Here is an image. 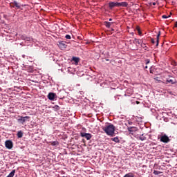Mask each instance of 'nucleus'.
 Listing matches in <instances>:
<instances>
[{
  "label": "nucleus",
  "mask_w": 177,
  "mask_h": 177,
  "mask_svg": "<svg viewBox=\"0 0 177 177\" xmlns=\"http://www.w3.org/2000/svg\"><path fill=\"white\" fill-rule=\"evenodd\" d=\"M175 27L177 28V21L175 23Z\"/></svg>",
  "instance_id": "obj_35"
},
{
  "label": "nucleus",
  "mask_w": 177,
  "mask_h": 177,
  "mask_svg": "<svg viewBox=\"0 0 177 177\" xmlns=\"http://www.w3.org/2000/svg\"><path fill=\"white\" fill-rule=\"evenodd\" d=\"M129 124H132V122H129Z\"/></svg>",
  "instance_id": "obj_41"
},
{
  "label": "nucleus",
  "mask_w": 177,
  "mask_h": 177,
  "mask_svg": "<svg viewBox=\"0 0 177 177\" xmlns=\"http://www.w3.org/2000/svg\"><path fill=\"white\" fill-rule=\"evenodd\" d=\"M23 136H24V133H23L21 131H18V133H17V137H18L19 138H23Z\"/></svg>",
  "instance_id": "obj_15"
},
{
  "label": "nucleus",
  "mask_w": 177,
  "mask_h": 177,
  "mask_svg": "<svg viewBox=\"0 0 177 177\" xmlns=\"http://www.w3.org/2000/svg\"><path fill=\"white\" fill-rule=\"evenodd\" d=\"M109 7L111 10L115 7H118V2L115 3V1H111L109 3Z\"/></svg>",
  "instance_id": "obj_7"
},
{
  "label": "nucleus",
  "mask_w": 177,
  "mask_h": 177,
  "mask_svg": "<svg viewBox=\"0 0 177 177\" xmlns=\"http://www.w3.org/2000/svg\"><path fill=\"white\" fill-rule=\"evenodd\" d=\"M138 34H139V35H141L142 32H140V30H139V31H138Z\"/></svg>",
  "instance_id": "obj_34"
},
{
  "label": "nucleus",
  "mask_w": 177,
  "mask_h": 177,
  "mask_svg": "<svg viewBox=\"0 0 177 177\" xmlns=\"http://www.w3.org/2000/svg\"><path fill=\"white\" fill-rule=\"evenodd\" d=\"M30 116H26V117L21 116L20 118L18 119V122H19L22 124H24V123L26 121H30Z\"/></svg>",
  "instance_id": "obj_2"
},
{
  "label": "nucleus",
  "mask_w": 177,
  "mask_h": 177,
  "mask_svg": "<svg viewBox=\"0 0 177 177\" xmlns=\"http://www.w3.org/2000/svg\"><path fill=\"white\" fill-rule=\"evenodd\" d=\"M151 43L153 44H155V40H154V39H151Z\"/></svg>",
  "instance_id": "obj_32"
},
{
  "label": "nucleus",
  "mask_w": 177,
  "mask_h": 177,
  "mask_svg": "<svg viewBox=\"0 0 177 177\" xmlns=\"http://www.w3.org/2000/svg\"><path fill=\"white\" fill-rule=\"evenodd\" d=\"M173 73H175V74H177V70H176V68H173Z\"/></svg>",
  "instance_id": "obj_29"
},
{
  "label": "nucleus",
  "mask_w": 177,
  "mask_h": 177,
  "mask_svg": "<svg viewBox=\"0 0 177 177\" xmlns=\"http://www.w3.org/2000/svg\"><path fill=\"white\" fill-rule=\"evenodd\" d=\"M128 131L131 133V132H135L138 130V129L135 127H128Z\"/></svg>",
  "instance_id": "obj_12"
},
{
  "label": "nucleus",
  "mask_w": 177,
  "mask_h": 177,
  "mask_svg": "<svg viewBox=\"0 0 177 177\" xmlns=\"http://www.w3.org/2000/svg\"><path fill=\"white\" fill-rule=\"evenodd\" d=\"M26 37H27L26 35H20V39H22V40L26 41Z\"/></svg>",
  "instance_id": "obj_19"
},
{
  "label": "nucleus",
  "mask_w": 177,
  "mask_h": 177,
  "mask_svg": "<svg viewBox=\"0 0 177 177\" xmlns=\"http://www.w3.org/2000/svg\"><path fill=\"white\" fill-rule=\"evenodd\" d=\"M72 60L75 62L76 64H78V62H80V58L78 57H73Z\"/></svg>",
  "instance_id": "obj_16"
},
{
  "label": "nucleus",
  "mask_w": 177,
  "mask_h": 177,
  "mask_svg": "<svg viewBox=\"0 0 177 177\" xmlns=\"http://www.w3.org/2000/svg\"><path fill=\"white\" fill-rule=\"evenodd\" d=\"M32 37H28V36H26V40L25 41H32Z\"/></svg>",
  "instance_id": "obj_23"
},
{
  "label": "nucleus",
  "mask_w": 177,
  "mask_h": 177,
  "mask_svg": "<svg viewBox=\"0 0 177 177\" xmlns=\"http://www.w3.org/2000/svg\"><path fill=\"white\" fill-rule=\"evenodd\" d=\"M55 109H56L57 110H59V109H60V108H59V106H55Z\"/></svg>",
  "instance_id": "obj_31"
},
{
  "label": "nucleus",
  "mask_w": 177,
  "mask_h": 177,
  "mask_svg": "<svg viewBox=\"0 0 177 177\" xmlns=\"http://www.w3.org/2000/svg\"><path fill=\"white\" fill-rule=\"evenodd\" d=\"M13 142L11 140H6L5 142V146L8 149H12L13 148Z\"/></svg>",
  "instance_id": "obj_3"
},
{
  "label": "nucleus",
  "mask_w": 177,
  "mask_h": 177,
  "mask_svg": "<svg viewBox=\"0 0 177 177\" xmlns=\"http://www.w3.org/2000/svg\"><path fill=\"white\" fill-rule=\"evenodd\" d=\"M136 104H140V102L136 101Z\"/></svg>",
  "instance_id": "obj_37"
},
{
  "label": "nucleus",
  "mask_w": 177,
  "mask_h": 177,
  "mask_svg": "<svg viewBox=\"0 0 177 177\" xmlns=\"http://www.w3.org/2000/svg\"><path fill=\"white\" fill-rule=\"evenodd\" d=\"M162 19H167L170 17V15H169L168 17L167 15H162Z\"/></svg>",
  "instance_id": "obj_28"
},
{
  "label": "nucleus",
  "mask_w": 177,
  "mask_h": 177,
  "mask_svg": "<svg viewBox=\"0 0 177 177\" xmlns=\"http://www.w3.org/2000/svg\"><path fill=\"white\" fill-rule=\"evenodd\" d=\"M63 177H64V176H63Z\"/></svg>",
  "instance_id": "obj_44"
},
{
  "label": "nucleus",
  "mask_w": 177,
  "mask_h": 177,
  "mask_svg": "<svg viewBox=\"0 0 177 177\" xmlns=\"http://www.w3.org/2000/svg\"><path fill=\"white\" fill-rule=\"evenodd\" d=\"M113 21V19L111 18H109V21Z\"/></svg>",
  "instance_id": "obj_38"
},
{
  "label": "nucleus",
  "mask_w": 177,
  "mask_h": 177,
  "mask_svg": "<svg viewBox=\"0 0 177 177\" xmlns=\"http://www.w3.org/2000/svg\"><path fill=\"white\" fill-rule=\"evenodd\" d=\"M139 139L142 141L145 140L146 138L143 136V135H142L141 136H140Z\"/></svg>",
  "instance_id": "obj_24"
},
{
  "label": "nucleus",
  "mask_w": 177,
  "mask_h": 177,
  "mask_svg": "<svg viewBox=\"0 0 177 177\" xmlns=\"http://www.w3.org/2000/svg\"><path fill=\"white\" fill-rule=\"evenodd\" d=\"M102 129L106 133V135L113 136L114 135V131H115V127L111 124H109V125L102 127Z\"/></svg>",
  "instance_id": "obj_1"
},
{
  "label": "nucleus",
  "mask_w": 177,
  "mask_h": 177,
  "mask_svg": "<svg viewBox=\"0 0 177 177\" xmlns=\"http://www.w3.org/2000/svg\"><path fill=\"white\" fill-rule=\"evenodd\" d=\"M128 6V3L127 1H122V3H118V7L127 8Z\"/></svg>",
  "instance_id": "obj_9"
},
{
  "label": "nucleus",
  "mask_w": 177,
  "mask_h": 177,
  "mask_svg": "<svg viewBox=\"0 0 177 177\" xmlns=\"http://www.w3.org/2000/svg\"><path fill=\"white\" fill-rule=\"evenodd\" d=\"M167 83H171V84H174V81L172 80H167Z\"/></svg>",
  "instance_id": "obj_26"
},
{
  "label": "nucleus",
  "mask_w": 177,
  "mask_h": 177,
  "mask_svg": "<svg viewBox=\"0 0 177 177\" xmlns=\"http://www.w3.org/2000/svg\"><path fill=\"white\" fill-rule=\"evenodd\" d=\"M16 173V170H12L7 177H14Z\"/></svg>",
  "instance_id": "obj_14"
},
{
  "label": "nucleus",
  "mask_w": 177,
  "mask_h": 177,
  "mask_svg": "<svg viewBox=\"0 0 177 177\" xmlns=\"http://www.w3.org/2000/svg\"><path fill=\"white\" fill-rule=\"evenodd\" d=\"M111 140H113V141H114L115 142H120L119 138L118 137L111 138Z\"/></svg>",
  "instance_id": "obj_20"
},
{
  "label": "nucleus",
  "mask_w": 177,
  "mask_h": 177,
  "mask_svg": "<svg viewBox=\"0 0 177 177\" xmlns=\"http://www.w3.org/2000/svg\"><path fill=\"white\" fill-rule=\"evenodd\" d=\"M137 30H138V31L140 30V28L138 27V28H137Z\"/></svg>",
  "instance_id": "obj_36"
},
{
  "label": "nucleus",
  "mask_w": 177,
  "mask_h": 177,
  "mask_svg": "<svg viewBox=\"0 0 177 177\" xmlns=\"http://www.w3.org/2000/svg\"><path fill=\"white\" fill-rule=\"evenodd\" d=\"M104 24H105V26H106V28H109L110 26H111V22L105 21Z\"/></svg>",
  "instance_id": "obj_18"
},
{
  "label": "nucleus",
  "mask_w": 177,
  "mask_h": 177,
  "mask_svg": "<svg viewBox=\"0 0 177 177\" xmlns=\"http://www.w3.org/2000/svg\"><path fill=\"white\" fill-rule=\"evenodd\" d=\"M124 177H134L132 173H129L126 174Z\"/></svg>",
  "instance_id": "obj_22"
},
{
  "label": "nucleus",
  "mask_w": 177,
  "mask_h": 177,
  "mask_svg": "<svg viewBox=\"0 0 177 177\" xmlns=\"http://www.w3.org/2000/svg\"><path fill=\"white\" fill-rule=\"evenodd\" d=\"M131 49H132L133 50H136V48H133V47Z\"/></svg>",
  "instance_id": "obj_39"
},
{
  "label": "nucleus",
  "mask_w": 177,
  "mask_h": 177,
  "mask_svg": "<svg viewBox=\"0 0 177 177\" xmlns=\"http://www.w3.org/2000/svg\"><path fill=\"white\" fill-rule=\"evenodd\" d=\"M153 6H156V3H153Z\"/></svg>",
  "instance_id": "obj_42"
},
{
  "label": "nucleus",
  "mask_w": 177,
  "mask_h": 177,
  "mask_svg": "<svg viewBox=\"0 0 177 177\" xmlns=\"http://www.w3.org/2000/svg\"><path fill=\"white\" fill-rule=\"evenodd\" d=\"M80 136L83 138H85L87 140H89L91 138H92V135L91 133H80Z\"/></svg>",
  "instance_id": "obj_5"
},
{
  "label": "nucleus",
  "mask_w": 177,
  "mask_h": 177,
  "mask_svg": "<svg viewBox=\"0 0 177 177\" xmlns=\"http://www.w3.org/2000/svg\"><path fill=\"white\" fill-rule=\"evenodd\" d=\"M160 141L164 143H167L170 141V139L169 138V137L167 136L164 135L160 138Z\"/></svg>",
  "instance_id": "obj_6"
},
{
  "label": "nucleus",
  "mask_w": 177,
  "mask_h": 177,
  "mask_svg": "<svg viewBox=\"0 0 177 177\" xmlns=\"http://www.w3.org/2000/svg\"><path fill=\"white\" fill-rule=\"evenodd\" d=\"M142 42H143V41H142L141 39H134V40H133V43L134 44H136V46H137V47H136V49H138V46H137V44L141 46V44H142Z\"/></svg>",
  "instance_id": "obj_8"
},
{
  "label": "nucleus",
  "mask_w": 177,
  "mask_h": 177,
  "mask_svg": "<svg viewBox=\"0 0 177 177\" xmlns=\"http://www.w3.org/2000/svg\"><path fill=\"white\" fill-rule=\"evenodd\" d=\"M147 68H148L147 66H146L145 67V69H147Z\"/></svg>",
  "instance_id": "obj_40"
},
{
  "label": "nucleus",
  "mask_w": 177,
  "mask_h": 177,
  "mask_svg": "<svg viewBox=\"0 0 177 177\" xmlns=\"http://www.w3.org/2000/svg\"><path fill=\"white\" fill-rule=\"evenodd\" d=\"M50 145L53 146H56L59 145V142L57 141L50 142Z\"/></svg>",
  "instance_id": "obj_21"
},
{
  "label": "nucleus",
  "mask_w": 177,
  "mask_h": 177,
  "mask_svg": "<svg viewBox=\"0 0 177 177\" xmlns=\"http://www.w3.org/2000/svg\"><path fill=\"white\" fill-rule=\"evenodd\" d=\"M66 41H61V42H59V46L61 48H67V45H66Z\"/></svg>",
  "instance_id": "obj_10"
},
{
  "label": "nucleus",
  "mask_w": 177,
  "mask_h": 177,
  "mask_svg": "<svg viewBox=\"0 0 177 177\" xmlns=\"http://www.w3.org/2000/svg\"><path fill=\"white\" fill-rule=\"evenodd\" d=\"M65 38L66 39H71V36H70V35H66Z\"/></svg>",
  "instance_id": "obj_25"
},
{
  "label": "nucleus",
  "mask_w": 177,
  "mask_h": 177,
  "mask_svg": "<svg viewBox=\"0 0 177 177\" xmlns=\"http://www.w3.org/2000/svg\"><path fill=\"white\" fill-rule=\"evenodd\" d=\"M16 177H17V176H16Z\"/></svg>",
  "instance_id": "obj_43"
},
{
  "label": "nucleus",
  "mask_w": 177,
  "mask_h": 177,
  "mask_svg": "<svg viewBox=\"0 0 177 177\" xmlns=\"http://www.w3.org/2000/svg\"><path fill=\"white\" fill-rule=\"evenodd\" d=\"M140 46H141V47H142L145 50L149 51V48L146 46L145 44H143V42H142Z\"/></svg>",
  "instance_id": "obj_13"
},
{
  "label": "nucleus",
  "mask_w": 177,
  "mask_h": 177,
  "mask_svg": "<svg viewBox=\"0 0 177 177\" xmlns=\"http://www.w3.org/2000/svg\"><path fill=\"white\" fill-rule=\"evenodd\" d=\"M150 63V60L149 59H147L146 60V65L149 64Z\"/></svg>",
  "instance_id": "obj_30"
},
{
  "label": "nucleus",
  "mask_w": 177,
  "mask_h": 177,
  "mask_svg": "<svg viewBox=\"0 0 177 177\" xmlns=\"http://www.w3.org/2000/svg\"><path fill=\"white\" fill-rule=\"evenodd\" d=\"M153 174H156V175H159V174H160V171H153Z\"/></svg>",
  "instance_id": "obj_27"
},
{
  "label": "nucleus",
  "mask_w": 177,
  "mask_h": 177,
  "mask_svg": "<svg viewBox=\"0 0 177 177\" xmlns=\"http://www.w3.org/2000/svg\"><path fill=\"white\" fill-rule=\"evenodd\" d=\"M57 97V94H55L54 93H49L48 95V100H50L51 101H54Z\"/></svg>",
  "instance_id": "obj_4"
},
{
  "label": "nucleus",
  "mask_w": 177,
  "mask_h": 177,
  "mask_svg": "<svg viewBox=\"0 0 177 177\" xmlns=\"http://www.w3.org/2000/svg\"><path fill=\"white\" fill-rule=\"evenodd\" d=\"M12 8H15V7H16L17 8H21L20 4H19V3H17V1H14L13 3H12Z\"/></svg>",
  "instance_id": "obj_11"
},
{
  "label": "nucleus",
  "mask_w": 177,
  "mask_h": 177,
  "mask_svg": "<svg viewBox=\"0 0 177 177\" xmlns=\"http://www.w3.org/2000/svg\"><path fill=\"white\" fill-rule=\"evenodd\" d=\"M173 65H174V66H177V63H176V62H174V63H173Z\"/></svg>",
  "instance_id": "obj_33"
},
{
  "label": "nucleus",
  "mask_w": 177,
  "mask_h": 177,
  "mask_svg": "<svg viewBox=\"0 0 177 177\" xmlns=\"http://www.w3.org/2000/svg\"><path fill=\"white\" fill-rule=\"evenodd\" d=\"M161 32L159 31L158 34L157 35V40H156V46H158V43H159V37L160 35Z\"/></svg>",
  "instance_id": "obj_17"
}]
</instances>
